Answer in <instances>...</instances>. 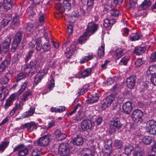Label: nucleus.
Returning a JSON list of instances; mask_svg holds the SVG:
<instances>
[{
	"label": "nucleus",
	"mask_w": 156,
	"mask_h": 156,
	"mask_svg": "<svg viewBox=\"0 0 156 156\" xmlns=\"http://www.w3.org/2000/svg\"><path fill=\"white\" fill-rule=\"evenodd\" d=\"M51 47L50 44L48 43L44 44L42 46V49L44 52H47L50 50Z\"/></svg>",
	"instance_id": "de8ad7c7"
},
{
	"label": "nucleus",
	"mask_w": 156,
	"mask_h": 156,
	"mask_svg": "<svg viewBox=\"0 0 156 156\" xmlns=\"http://www.w3.org/2000/svg\"><path fill=\"white\" fill-rule=\"evenodd\" d=\"M32 94L31 92L28 90L25 92L23 94V98H22V100L25 101L28 99V97L30 95Z\"/></svg>",
	"instance_id": "a18cd8bd"
},
{
	"label": "nucleus",
	"mask_w": 156,
	"mask_h": 156,
	"mask_svg": "<svg viewBox=\"0 0 156 156\" xmlns=\"http://www.w3.org/2000/svg\"><path fill=\"white\" fill-rule=\"evenodd\" d=\"M10 106V96L6 100L4 107L5 109H7Z\"/></svg>",
	"instance_id": "e2e57ef3"
},
{
	"label": "nucleus",
	"mask_w": 156,
	"mask_h": 156,
	"mask_svg": "<svg viewBox=\"0 0 156 156\" xmlns=\"http://www.w3.org/2000/svg\"><path fill=\"white\" fill-rule=\"evenodd\" d=\"M142 35L138 33L131 34L130 35V39L132 41H137L140 39Z\"/></svg>",
	"instance_id": "c756f323"
},
{
	"label": "nucleus",
	"mask_w": 156,
	"mask_h": 156,
	"mask_svg": "<svg viewBox=\"0 0 156 156\" xmlns=\"http://www.w3.org/2000/svg\"><path fill=\"white\" fill-rule=\"evenodd\" d=\"M34 26L32 23H29L26 27L27 32L29 34L32 33L33 30Z\"/></svg>",
	"instance_id": "c03bdc74"
},
{
	"label": "nucleus",
	"mask_w": 156,
	"mask_h": 156,
	"mask_svg": "<svg viewBox=\"0 0 156 156\" xmlns=\"http://www.w3.org/2000/svg\"><path fill=\"white\" fill-rule=\"evenodd\" d=\"M10 20L4 18L0 24V27H3L7 26L9 23Z\"/></svg>",
	"instance_id": "8fccbe9b"
},
{
	"label": "nucleus",
	"mask_w": 156,
	"mask_h": 156,
	"mask_svg": "<svg viewBox=\"0 0 156 156\" xmlns=\"http://www.w3.org/2000/svg\"><path fill=\"white\" fill-rule=\"evenodd\" d=\"M93 58V55L92 53L87 54L86 55L82 58L80 61L81 63H84L89 61Z\"/></svg>",
	"instance_id": "c85d7f7f"
},
{
	"label": "nucleus",
	"mask_w": 156,
	"mask_h": 156,
	"mask_svg": "<svg viewBox=\"0 0 156 156\" xmlns=\"http://www.w3.org/2000/svg\"><path fill=\"white\" fill-rule=\"evenodd\" d=\"M22 34L20 32H18L16 34V35L14 39V41L17 43H20L22 39Z\"/></svg>",
	"instance_id": "79ce46f5"
},
{
	"label": "nucleus",
	"mask_w": 156,
	"mask_h": 156,
	"mask_svg": "<svg viewBox=\"0 0 156 156\" xmlns=\"http://www.w3.org/2000/svg\"><path fill=\"white\" fill-rule=\"evenodd\" d=\"M35 112V109L34 108H30L28 111L23 113L22 116L24 118H26L33 115Z\"/></svg>",
	"instance_id": "e433bc0d"
},
{
	"label": "nucleus",
	"mask_w": 156,
	"mask_h": 156,
	"mask_svg": "<svg viewBox=\"0 0 156 156\" xmlns=\"http://www.w3.org/2000/svg\"><path fill=\"white\" fill-rule=\"evenodd\" d=\"M99 98V97L98 94L96 93L93 94L91 95V97L89 98L87 101L88 103H94L97 101Z\"/></svg>",
	"instance_id": "bb28decb"
},
{
	"label": "nucleus",
	"mask_w": 156,
	"mask_h": 156,
	"mask_svg": "<svg viewBox=\"0 0 156 156\" xmlns=\"http://www.w3.org/2000/svg\"><path fill=\"white\" fill-rule=\"evenodd\" d=\"M10 0H3L2 5L4 9L6 11L10 9Z\"/></svg>",
	"instance_id": "37998d69"
},
{
	"label": "nucleus",
	"mask_w": 156,
	"mask_h": 156,
	"mask_svg": "<svg viewBox=\"0 0 156 156\" xmlns=\"http://www.w3.org/2000/svg\"><path fill=\"white\" fill-rule=\"evenodd\" d=\"M83 143V138L81 135H78L74 137L73 140V144L74 145L80 146Z\"/></svg>",
	"instance_id": "a211bd4d"
},
{
	"label": "nucleus",
	"mask_w": 156,
	"mask_h": 156,
	"mask_svg": "<svg viewBox=\"0 0 156 156\" xmlns=\"http://www.w3.org/2000/svg\"><path fill=\"white\" fill-rule=\"evenodd\" d=\"M19 151V156H25L28 154V150L23 144H21L16 147L14 149V151Z\"/></svg>",
	"instance_id": "1a4fd4ad"
},
{
	"label": "nucleus",
	"mask_w": 156,
	"mask_h": 156,
	"mask_svg": "<svg viewBox=\"0 0 156 156\" xmlns=\"http://www.w3.org/2000/svg\"><path fill=\"white\" fill-rule=\"evenodd\" d=\"M89 36L87 35V33H84L83 35L79 38L78 42L80 44H82L87 39Z\"/></svg>",
	"instance_id": "58836bf2"
},
{
	"label": "nucleus",
	"mask_w": 156,
	"mask_h": 156,
	"mask_svg": "<svg viewBox=\"0 0 156 156\" xmlns=\"http://www.w3.org/2000/svg\"><path fill=\"white\" fill-rule=\"evenodd\" d=\"M118 80V78L116 76L108 78L107 80V85H110L113 84L114 81H116Z\"/></svg>",
	"instance_id": "ea45409f"
},
{
	"label": "nucleus",
	"mask_w": 156,
	"mask_h": 156,
	"mask_svg": "<svg viewBox=\"0 0 156 156\" xmlns=\"http://www.w3.org/2000/svg\"><path fill=\"white\" fill-rule=\"evenodd\" d=\"M120 85L119 84L117 83L113 86L112 90H119L120 89Z\"/></svg>",
	"instance_id": "338daca9"
},
{
	"label": "nucleus",
	"mask_w": 156,
	"mask_h": 156,
	"mask_svg": "<svg viewBox=\"0 0 156 156\" xmlns=\"http://www.w3.org/2000/svg\"><path fill=\"white\" fill-rule=\"evenodd\" d=\"M133 156H142V152L139 151H134L133 152Z\"/></svg>",
	"instance_id": "774afa93"
},
{
	"label": "nucleus",
	"mask_w": 156,
	"mask_h": 156,
	"mask_svg": "<svg viewBox=\"0 0 156 156\" xmlns=\"http://www.w3.org/2000/svg\"><path fill=\"white\" fill-rule=\"evenodd\" d=\"M114 145L117 148H120L122 147V143L120 141L116 140L114 141Z\"/></svg>",
	"instance_id": "864d4df0"
},
{
	"label": "nucleus",
	"mask_w": 156,
	"mask_h": 156,
	"mask_svg": "<svg viewBox=\"0 0 156 156\" xmlns=\"http://www.w3.org/2000/svg\"><path fill=\"white\" fill-rule=\"evenodd\" d=\"M95 0H87V10L89 13L93 9Z\"/></svg>",
	"instance_id": "4c0bfd02"
},
{
	"label": "nucleus",
	"mask_w": 156,
	"mask_h": 156,
	"mask_svg": "<svg viewBox=\"0 0 156 156\" xmlns=\"http://www.w3.org/2000/svg\"><path fill=\"white\" fill-rule=\"evenodd\" d=\"M76 45V43H73L70 46L69 48L67 49V52L65 53L67 58H70L73 55L77 49Z\"/></svg>",
	"instance_id": "f8f14e48"
},
{
	"label": "nucleus",
	"mask_w": 156,
	"mask_h": 156,
	"mask_svg": "<svg viewBox=\"0 0 156 156\" xmlns=\"http://www.w3.org/2000/svg\"><path fill=\"white\" fill-rule=\"evenodd\" d=\"M110 13L112 16L118 17L119 14V11L116 9H112L110 10Z\"/></svg>",
	"instance_id": "49530a36"
},
{
	"label": "nucleus",
	"mask_w": 156,
	"mask_h": 156,
	"mask_svg": "<svg viewBox=\"0 0 156 156\" xmlns=\"http://www.w3.org/2000/svg\"><path fill=\"white\" fill-rule=\"evenodd\" d=\"M50 136L49 135H45L40 137L38 140L37 144L41 146L46 147L50 142Z\"/></svg>",
	"instance_id": "0eeeda50"
},
{
	"label": "nucleus",
	"mask_w": 156,
	"mask_h": 156,
	"mask_svg": "<svg viewBox=\"0 0 156 156\" xmlns=\"http://www.w3.org/2000/svg\"><path fill=\"white\" fill-rule=\"evenodd\" d=\"M105 55V45H102L99 48L98 52V57L100 58Z\"/></svg>",
	"instance_id": "cd10ccee"
},
{
	"label": "nucleus",
	"mask_w": 156,
	"mask_h": 156,
	"mask_svg": "<svg viewBox=\"0 0 156 156\" xmlns=\"http://www.w3.org/2000/svg\"><path fill=\"white\" fill-rule=\"evenodd\" d=\"M55 7V8L59 10L61 12H64L66 10L65 7L64 6L63 4L58 3L56 4Z\"/></svg>",
	"instance_id": "72a5a7b5"
},
{
	"label": "nucleus",
	"mask_w": 156,
	"mask_h": 156,
	"mask_svg": "<svg viewBox=\"0 0 156 156\" xmlns=\"http://www.w3.org/2000/svg\"><path fill=\"white\" fill-rule=\"evenodd\" d=\"M22 70L25 74L31 76L34 73H32L31 68L28 66V65H24L22 67Z\"/></svg>",
	"instance_id": "6ab92c4d"
},
{
	"label": "nucleus",
	"mask_w": 156,
	"mask_h": 156,
	"mask_svg": "<svg viewBox=\"0 0 156 156\" xmlns=\"http://www.w3.org/2000/svg\"><path fill=\"white\" fill-rule=\"evenodd\" d=\"M94 155L93 151L87 148L82 150L81 153V156H94Z\"/></svg>",
	"instance_id": "412c9836"
},
{
	"label": "nucleus",
	"mask_w": 156,
	"mask_h": 156,
	"mask_svg": "<svg viewBox=\"0 0 156 156\" xmlns=\"http://www.w3.org/2000/svg\"><path fill=\"white\" fill-rule=\"evenodd\" d=\"M98 25L93 23H88L87 28V31L86 32L88 36H90L93 34L97 30Z\"/></svg>",
	"instance_id": "9d476101"
},
{
	"label": "nucleus",
	"mask_w": 156,
	"mask_h": 156,
	"mask_svg": "<svg viewBox=\"0 0 156 156\" xmlns=\"http://www.w3.org/2000/svg\"><path fill=\"white\" fill-rule=\"evenodd\" d=\"M143 142L146 144H149L153 141L152 137L151 136H146L142 139Z\"/></svg>",
	"instance_id": "473e14b6"
},
{
	"label": "nucleus",
	"mask_w": 156,
	"mask_h": 156,
	"mask_svg": "<svg viewBox=\"0 0 156 156\" xmlns=\"http://www.w3.org/2000/svg\"><path fill=\"white\" fill-rule=\"evenodd\" d=\"M133 147L129 144H126L124 146L125 153L127 155L130 154L133 150Z\"/></svg>",
	"instance_id": "f704fd0d"
},
{
	"label": "nucleus",
	"mask_w": 156,
	"mask_h": 156,
	"mask_svg": "<svg viewBox=\"0 0 156 156\" xmlns=\"http://www.w3.org/2000/svg\"><path fill=\"white\" fill-rule=\"evenodd\" d=\"M94 126V123L88 119L84 120L81 123V127L83 131L91 129Z\"/></svg>",
	"instance_id": "39448f33"
},
{
	"label": "nucleus",
	"mask_w": 156,
	"mask_h": 156,
	"mask_svg": "<svg viewBox=\"0 0 156 156\" xmlns=\"http://www.w3.org/2000/svg\"><path fill=\"white\" fill-rule=\"evenodd\" d=\"M146 50L144 47H138L135 48L134 51V53L137 55H140L143 53Z\"/></svg>",
	"instance_id": "7c9ffc66"
},
{
	"label": "nucleus",
	"mask_w": 156,
	"mask_h": 156,
	"mask_svg": "<svg viewBox=\"0 0 156 156\" xmlns=\"http://www.w3.org/2000/svg\"><path fill=\"white\" fill-rule=\"evenodd\" d=\"M115 99L113 96L109 95L104 98L101 103V109L105 110L107 107L110 106Z\"/></svg>",
	"instance_id": "20e7f679"
},
{
	"label": "nucleus",
	"mask_w": 156,
	"mask_h": 156,
	"mask_svg": "<svg viewBox=\"0 0 156 156\" xmlns=\"http://www.w3.org/2000/svg\"><path fill=\"white\" fill-rule=\"evenodd\" d=\"M69 1L65 0L63 2V5L65 7L66 9L69 11L71 9V6Z\"/></svg>",
	"instance_id": "603ef678"
},
{
	"label": "nucleus",
	"mask_w": 156,
	"mask_h": 156,
	"mask_svg": "<svg viewBox=\"0 0 156 156\" xmlns=\"http://www.w3.org/2000/svg\"><path fill=\"white\" fill-rule=\"evenodd\" d=\"M123 50L121 48H117L114 51L113 56L115 59H118L122 56L123 55Z\"/></svg>",
	"instance_id": "b1692460"
},
{
	"label": "nucleus",
	"mask_w": 156,
	"mask_h": 156,
	"mask_svg": "<svg viewBox=\"0 0 156 156\" xmlns=\"http://www.w3.org/2000/svg\"><path fill=\"white\" fill-rule=\"evenodd\" d=\"M18 43L16 42H13L12 45V52H14L16 50V48L18 46Z\"/></svg>",
	"instance_id": "0e129e2a"
},
{
	"label": "nucleus",
	"mask_w": 156,
	"mask_h": 156,
	"mask_svg": "<svg viewBox=\"0 0 156 156\" xmlns=\"http://www.w3.org/2000/svg\"><path fill=\"white\" fill-rule=\"evenodd\" d=\"M132 108V103L129 101L125 103L122 105L123 112L127 114H129L130 113Z\"/></svg>",
	"instance_id": "ddd939ff"
},
{
	"label": "nucleus",
	"mask_w": 156,
	"mask_h": 156,
	"mask_svg": "<svg viewBox=\"0 0 156 156\" xmlns=\"http://www.w3.org/2000/svg\"><path fill=\"white\" fill-rule=\"evenodd\" d=\"M48 70V68H45L39 71L35 76L34 80V82L36 84L40 82L44 76L47 73Z\"/></svg>",
	"instance_id": "6e6552de"
},
{
	"label": "nucleus",
	"mask_w": 156,
	"mask_h": 156,
	"mask_svg": "<svg viewBox=\"0 0 156 156\" xmlns=\"http://www.w3.org/2000/svg\"><path fill=\"white\" fill-rule=\"evenodd\" d=\"M9 91L5 87H3L0 91V100L3 101L5 99L6 95H8Z\"/></svg>",
	"instance_id": "aec40b11"
},
{
	"label": "nucleus",
	"mask_w": 156,
	"mask_h": 156,
	"mask_svg": "<svg viewBox=\"0 0 156 156\" xmlns=\"http://www.w3.org/2000/svg\"><path fill=\"white\" fill-rule=\"evenodd\" d=\"M54 85V80L53 79V77L51 76L50 81L48 83V88L49 90H51L53 88Z\"/></svg>",
	"instance_id": "09e8293b"
},
{
	"label": "nucleus",
	"mask_w": 156,
	"mask_h": 156,
	"mask_svg": "<svg viewBox=\"0 0 156 156\" xmlns=\"http://www.w3.org/2000/svg\"><path fill=\"white\" fill-rule=\"evenodd\" d=\"M112 141L111 140H108L107 143H106L105 144L104 147L105 149H108L109 150H112Z\"/></svg>",
	"instance_id": "3c124183"
},
{
	"label": "nucleus",
	"mask_w": 156,
	"mask_h": 156,
	"mask_svg": "<svg viewBox=\"0 0 156 156\" xmlns=\"http://www.w3.org/2000/svg\"><path fill=\"white\" fill-rule=\"evenodd\" d=\"M143 63V62L141 59H137L135 62V64L136 66H139Z\"/></svg>",
	"instance_id": "69168bd1"
},
{
	"label": "nucleus",
	"mask_w": 156,
	"mask_h": 156,
	"mask_svg": "<svg viewBox=\"0 0 156 156\" xmlns=\"http://www.w3.org/2000/svg\"><path fill=\"white\" fill-rule=\"evenodd\" d=\"M10 74V71H9L8 73H6L5 76L4 77L0 79V83L3 84H6L9 81V79L8 75Z\"/></svg>",
	"instance_id": "c9c22d12"
},
{
	"label": "nucleus",
	"mask_w": 156,
	"mask_h": 156,
	"mask_svg": "<svg viewBox=\"0 0 156 156\" xmlns=\"http://www.w3.org/2000/svg\"><path fill=\"white\" fill-rule=\"evenodd\" d=\"M29 67L31 69L32 73H36L38 69L37 62L35 61H31L28 65Z\"/></svg>",
	"instance_id": "393cba45"
},
{
	"label": "nucleus",
	"mask_w": 156,
	"mask_h": 156,
	"mask_svg": "<svg viewBox=\"0 0 156 156\" xmlns=\"http://www.w3.org/2000/svg\"><path fill=\"white\" fill-rule=\"evenodd\" d=\"M25 77V74L23 73H19L17 76V82H18L20 80L22 79Z\"/></svg>",
	"instance_id": "4d7b16f0"
},
{
	"label": "nucleus",
	"mask_w": 156,
	"mask_h": 156,
	"mask_svg": "<svg viewBox=\"0 0 156 156\" xmlns=\"http://www.w3.org/2000/svg\"><path fill=\"white\" fill-rule=\"evenodd\" d=\"M147 74L148 75H151L152 76H156V65L150 66L147 71Z\"/></svg>",
	"instance_id": "5701e85b"
},
{
	"label": "nucleus",
	"mask_w": 156,
	"mask_h": 156,
	"mask_svg": "<svg viewBox=\"0 0 156 156\" xmlns=\"http://www.w3.org/2000/svg\"><path fill=\"white\" fill-rule=\"evenodd\" d=\"M123 0H114L113 2L112 3V5L114 6H116L118 5H120L122 3Z\"/></svg>",
	"instance_id": "680f3d73"
},
{
	"label": "nucleus",
	"mask_w": 156,
	"mask_h": 156,
	"mask_svg": "<svg viewBox=\"0 0 156 156\" xmlns=\"http://www.w3.org/2000/svg\"><path fill=\"white\" fill-rule=\"evenodd\" d=\"M2 46L3 51L5 53L9 49L10 37H7L2 42Z\"/></svg>",
	"instance_id": "f3484780"
},
{
	"label": "nucleus",
	"mask_w": 156,
	"mask_h": 156,
	"mask_svg": "<svg viewBox=\"0 0 156 156\" xmlns=\"http://www.w3.org/2000/svg\"><path fill=\"white\" fill-rule=\"evenodd\" d=\"M9 143V140H4L0 144V152L3 153L5 150L8 147Z\"/></svg>",
	"instance_id": "a878e982"
},
{
	"label": "nucleus",
	"mask_w": 156,
	"mask_h": 156,
	"mask_svg": "<svg viewBox=\"0 0 156 156\" xmlns=\"http://www.w3.org/2000/svg\"><path fill=\"white\" fill-rule=\"evenodd\" d=\"M143 114L142 112L140 110H134L132 113V119L135 122L140 123L142 121Z\"/></svg>",
	"instance_id": "7ed1b4c3"
},
{
	"label": "nucleus",
	"mask_w": 156,
	"mask_h": 156,
	"mask_svg": "<svg viewBox=\"0 0 156 156\" xmlns=\"http://www.w3.org/2000/svg\"><path fill=\"white\" fill-rule=\"evenodd\" d=\"M151 5V2L150 0H144L141 5V6L144 9H145Z\"/></svg>",
	"instance_id": "a19ab883"
},
{
	"label": "nucleus",
	"mask_w": 156,
	"mask_h": 156,
	"mask_svg": "<svg viewBox=\"0 0 156 156\" xmlns=\"http://www.w3.org/2000/svg\"><path fill=\"white\" fill-rule=\"evenodd\" d=\"M129 59V58L128 57H124L121 59L120 62L123 63L124 65H126Z\"/></svg>",
	"instance_id": "bf43d9fd"
},
{
	"label": "nucleus",
	"mask_w": 156,
	"mask_h": 156,
	"mask_svg": "<svg viewBox=\"0 0 156 156\" xmlns=\"http://www.w3.org/2000/svg\"><path fill=\"white\" fill-rule=\"evenodd\" d=\"M150 60L151 62H155L156 61V52L152 53L151 55Z\"/></svg>",
	"instance_id": "052dcab7"
},
{
	"label": "nucleus",
	"mask_w": 156,
	"mask_h": 156,
	"mask_svg": "<svg viewBox=\"0 0 156 156\" xmlns=\"http://www.w3.org/2000/svg\"><path fill=\"white\" fill-rule=\"evenodd\" d=\"M56 138L58 141L62 140L66 137V135L58 130H57L55 132Z\"/></svg>",
	"instance_id": "4be33fe9"
},
{
	"label": "nucleus",
	"mask_w": 156,
	"mask_h": 156,
	"mask_svg": "<svg viewBox=\"0 0 156 156\" xmlns=\"http://www.w3.org/2000/svg\"><path fill=\"white\" fill-rule=\"evenodd\" d=\"M115 22V19L112 18L106 19L104 20V26L106 28L109 29L112 27Z\"/></svg>",
	"instance_id": "2eb2a0df"
},
{
	"label": "nucleus",
	"mask_w": 156,
	"mask_h": 156,
	"mask_svg": "<svg viewBox=\"0 0 156 156\" xmlns=\"http://www.w3.org/2000/svg\"><path fill=\"white\" fill-rule=\"evenodd\" d=\"M28 84L27 80L26 81L21 85L20 88L19 90L17 93H13L10 95V102L14 101L19 96L20 94L24 91Z\"/></svg>",
	"instance_id": "423d86ee"
},
{
	"label": "nucleus",
	"mask_w": 156,
	"mask_h": 156,
	"mask_svg": "<svg viewBox=\"0 0 156 156\" xmlns=\"http://www.w3.org/2000/svg\"><path fill=\"white\" fill-rule=\"evenodd\" d=\"M58 151L61 156H69L70 150L68 144L66 143L61 144L58 147Z\"/></svg>",
	"instance_id": "f257e3e1"
},
{
	"label": "nucleus",
	"mask_w": 156,
	"mask_h": 156,
	"mask_svg": "<svg viewBox=\"0 0 156 156\" xmlns=\"http://www.w3.org/2000/svg\"><path fill=\"white\" fill-rule=\"evenodd\" d=\"M91 71L92 69L91 68H87L81 72V76L83 78L87 77L90 75Z\"/></svg>",
	"instance_id": "2f4dec72"
},
{
	"label": "nucleus",
	"mask_w": 156,
	"mask_h": 156,
	"mask_svg": "<svg viewBox=\"0 0 156 156\" xmlns=\"http://www.w3.org/2000/svg\"><path fill=\"white\" fill-rule=\"evenodd\" d=\"M37 126L38 124L35 122H31L26 124L24 125V127L27 128L28 132H31L36 130Z\"/></svg>",
	"instance_id": "4468645a"
},
{
	"label": "nucleus",
	"mask_w": 156,
	"mask_h": 156,
	"mask_svg": "<svg viewBox=\"0 0 156 156\" xmlns=\"http://www.w3.org/2000/svg\"><path fill=\"white\" fill-rule=\"evenodd\" d=\"M136 80V77L134 75L128 78L126 80L127 87L130 89L133 88L135 86Z\"/></svg>",
	"instance_id": "9b49d317"
},
{
	"label": "nucleus",
	"mask_w": 156,
	"mask_h": 156,
	"mask_svg": "<svg viewBox=\"0 0 156 156\" xmlns=\"http://www.w3.org/2000/svg\"><path fill=\"white\" fill-rule=\"evenodd\" d=\"M146 129L147 132L156 135V122L153 120H149L146 123Z\"/></svg>",
	"instance_id": "f03ea898"
},
{
	"label": "nucleus",
	"mask_w": 156,
	"mask_h": 156,
	"mask_svg": "<svg viewBox=\"0 0 156 156\" xmlns=\"http://www.w3.org/2000/svg\"><path fill=\"white\" fill-rule=\"evenodd\" d=\"M33 53V50H31L29 51L27 55L26 56L25 58V61L26 62H27L30 59Z\"/></svg>",
	"instance_id": "5fc2aeb1"
},
{
	"label": "nucleus",
	"mask_w": 156,
	"mask_h": 156,
	"mask_svg": "<svg viewBox=\"0 0 156 156\" xmlns=\"http://www.w3.org/2000/svg\"><path fill=\"white\" fill-rule=\"evenodd\" d=\"M121 126L119 119L114 120L113 125L110 126L111 131L113 133L115 132L116 131V128L119 129L121 127Z\"/></svg>",
	"instance_id": "dca6fc26"
},
{
	"label": "nucleus",
	"mask_w": 156,
	"mask_h": 156,
	"mask_svg": "<svg viewBox=\"0 0 156 156\" xmlns=\"http://www.w3.org/2000/svg\"><path fill=\"white\" fill-rule=\"evenodd\" d=\"M87 89L83 87L82 88L79 89L78 93L79 95H83L87 91Z\"/></svg>",
	"instance_id": "6e6d98bb"
},
{
	"label": "nucleus",
	"mask_w": 156,
	"mask_h": 156,
	"mask_svg": "<svg viewBox=\"0 0 156 156\" xmlns=\"http://www.w3.org/2000/svg\"><path fill=\"white\" fill-rule=\"evenodd\" d=\"M112 150L105 149L103 150V153L105 156H109L112 153Z\"/></svg>",
	"instance_id": "13d9d810"
}]
</instances>
